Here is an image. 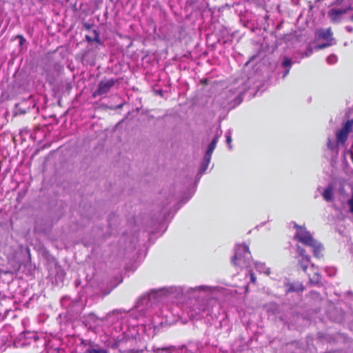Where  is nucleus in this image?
<instances>
[{"label":"nucleus","instance_id":"6e6552de","mask_svg":"<svg viewBox=\"0 0 353 353\" xmlns=\"http://www.w3.org/2000/svg\"><path fill=\"white\" fill-rule=\"evenodd\" d=\"M323 199L328 202H331L334 199L333 187L329 185L322 193Z\"/></svg>","mask_w":353,"mask_h":353},{"label":"nucleus","instance_id":"f8f14e48","mask_svg":"<svg viewBox=\"0 0 353 353\" xmlns=\"http://www.w3.org/2000/svg\"><path fill=\"white\" fill-rule=\"evenodd\" d=\"M123 312H124V310H113L112 312H110L107 314L105 319L108 320L112 316H119L121 315Z\"/></svg>","mask_w":353,"mask_h":353},{"label":"nucleus","instance_id":"20e7f679","mask_svg":"<svg viewBox=\"0 0 353 353\" xmlns=\"http://www.w3.org/2000/svg\"><path fill=\"white\" fill-rule=\"evenodd\" d=\"M352 126H353V120L348 121L343 125V127L341 128V130H340L336 133V142H337L338 145H343L345 144V143L347 140V135L350 133V132L352 130Z\"/></svg>","mask_w":353,"mask_h":353},{"label":"nucleus","instance_id":"aec40b11","mask_svg":"<svg viewBox=\"0 0 353 353\" xmlns=\"http://www.w3.org/2000/svg\"><path fill=\"white\" fill-rule=\"evenodd\" d=\"M250 279H251V281L253 283H255L256 282V276H254V274H253V272L250 270Z\"/></svg>","mask_w":353,"mask_h":353},{"label":"nucleus","instance_id":"7ed1b4c3","mask_svg":"<svg viewBox=\"0 0 353 353\" xmlns=\"http://www.w3.org/2000/svg\"><path fill=\"white\" fill-rule=\"evenodd\" d=\"M351 3L347 1L346 7L341 8H332L328 11V16L333 22H339L341 17L346 14L348 11L352 10Z\"/></svg>","mask_w":353,"mask_h":353},{"label":"nucleus","instance_id":"f257e3e1","mask_svg":"<svg viewBox=\"0 0 353 353\" xmlns=\"http://www.w3.org/2000/svg\"><path fill=\"white\" fill-rule=\"evenodd\" d=\"M294 227L296 228L294 238L301 243L312 247L314 256L318 257L322 250V245L312 238L310 233L305 228L300 227L296 224H294Z\"/></svg>","mask_w":353,"mask_h":353},{"label":"nucleus","instance_id":"39448f33","mask_svg":"<svg viewBox=\"0 0 353 353\" xmlns=\"http://www.w3.org/2000/svg\"><path fill=\"white\" fill-rule=\"evenodd\" d=\"M114 83L115 81L113 79L101 81L99 83L98 89L94 92L93 97H96L108 93Z\"/></svg>","mask_w":353,"mask_h":353},{"label":"nucleus","instance_id":"9d476101","mask_svg":"<svg viewBox=\"0 0 353 353\" xmlns=\"http://www.w3.org/2000/svg\"><path fill=\"white\" fill-rule=\"evenodd\" d=\"M291 65H292L291 60L290 59H288V58H285L283 61V63H282V65L284 68H288V69L284 72L283 77H285L288 74Z\"/></svg>","mask_w":353,"mask_h":353},{"label":"nucleus","instance_id":"f03ea898","mask_svg":"<svg viewBox=\"0 0 353 353\" xmlns=\"http://www.w3.org/2000/svg\"><path fill=\"white\" fill-rule=\"evenodd\" d=\"M251 254L248 247L245 245H239L236 248L234 256L232 259V262L234 265L241 268H247L250 267Z\"/></svg>","mask_w":353,"mask_h":353},{"label":"nucleus","instance_id":"f3484780","mask_svg":"<svg viewBox=\"0 0 353 353\" xmlns=\"http://www.w3.org/2000/svg\"><path fill=\"white\" fill-rule=\"evenodd\" d=\"M336 61L337 58L335 55H330L327 58V61L330 64L336 63Z\"/></svg>","mask_w":353,"mask_h":353},{"label":"nucleus","instance_id":"dca6fc26","mask_svg":"<svg viewBox=\"0 0 353 353\" xmlns=\"http://www.w3.org/2000/svg\"><path fill=\"white\" fill-rule=\"evenodd\" d=\"M89 353H108L106 350L99 348V349H91L88 350Z\"/></svg>","mask_w":353,"mask_h":353},{"label":"nucleus","instance_id":"1a4fd4ad","mask_svg":"<svg viewBox=\"0 0 353 353\" xmlns=\"http://www.w3.org/2000/svg\"><path fill=\"white\" fill-rule=\"evenodd\" d=\"M255 267L259 272H263L266 274H270V269L262 263H255Z\"/></svg>","mask_w":353,"mask_h":353},{"label":"nucleus","instance_id":"4468645a","mask_svg":"<svg viewBox=\"0 0 353 353\" xmlns=\"http://www.w3.org/2000/svg\"><path fill=\"white\" fill-rule=\"evenodd\" d=\"M347 1L350 3V0H335L334 4L336 6H342V8H345Z\"/></svg>","mask_w":353,"mask_h":353},{"label":"nucleus","instance_id":"393cba45","mask_svg":"<svg viewBox=\"0 0 353 353\" xmlns=\"http://www.w3.org/2000/svg\"><path fill=\"white\" fill-rule=\"evenodd\" d=\"M351 20L353 21V15L351 17Z\"/></svg>","mask_w":353,"mask_h":353},{"label":"nucleus","instance_id":"5701e85b","mask_svg":"<svg viewBox=\"0 0 353 353\" xmlns=\"http://www.w3.org/2000/svg\"><path fill=\"white\" fill-rule=\"evenodd\" d=\"M326 46H327V45H323V46H319V48H324V47H326Z\"/></svg>","mask_w":353,"mask_h":353},{"label":"nucleus","instance_id":"423d86ee","mask_svg":"<svg viewBox=\"0 0 353 353\" xmlns=\"http://www.w3.org/2000/svg\"><path fill=\"white\" fill-rule=\"evenodd\" d=\"M218 139H219V136L217 135L215 137H214L211 143L209 145L208 149V150L205 154V157L203 158V170H205L208 168V164L211 159L212 152H213L214 148H216V143L218 142Z\"/></svg>","mask_w":353,"mask_h":353},{"label":"nucleus","instance_id":"2eb2a0df","mask_svg":"<svg viewBox=\"0 0 353 353\" xmlns=\"http://www.w3.org/2000/svg\"><path fill=\"white\" fill-rule=\"evenodd\" d=\"M225 137H226V142L228 144L229 148L231 149L232 148V145H231L232 135H231L230 131H228L226 132Z\"/></svg>","mask_w":353,"mask_h":353},{"label":"nucleus","instance_id":"412c9836","mask_svg":"<svg viewBox=\"0 0 353 353\" xmlns=\"http://www.w3.org/2000/svg\"><path fill=\"white\" fill-rule=\"evenodd\" d=\"M327 147L331 149V150H333L334 149V145L333 144L331 143L330 141H329L328 143H327Z\"/></svg>","mask_w":353,"mask_h":353},{"label":"nucleus","instance_id":"9b49d317","mask_svg":"<svg viewBox=\"0 0 353 353\" xmlns=\"http://www.w3.org/2000/svg\"><path fill=\"white\" fill-rule=\"evenodd\" d=\"M332 35V32L330 28L324 30L320 33V36L325 39H329Z\"/></svg>","mask_w":353,"mask_h":353},{"label":"nucleus","instance_id":"b1692460","mask_svg":"<svg viewBox=\"0 0 353 353\" xmlns=\"http://www.w3.org/2000/svg\"><path fill=\"white\" fill-rule=\"evenodd\" d=\"M347 30L351 32L352 30V28H347Z\"/></svg>","mask_w":353,"mask_h":353},{"label":"nucleus","instance_id":"ddd939ff","mask_svg":"<svg viewBox=\"0 0 353 353\" xmlns=\"http://www.w3.org/2000/svg\"><path fill=\"white\" fill-rule=\"evenodd\" d=\"M320 279L321 276L319 273H314L312 277L310 275V280L313 283H318L320 281Z\"/></svg>","mask_w":353,"mask_h":353},{"label":"nucleus","instance_id":"6ab92c4d","mask_svg":"<svg viewBox=\"0 0 353 353\" xmlns=\"http://www.w3.org/2000/svg\"><path fill=\"white\" fill-rule=\"evenodd\" d=\"M347 203L350 207V212L353 214V192L351 198L348 200Z\"/></svg>","mask_w":353,"mask_h":353},{"label":"nucleus","instance_id":"0eeeda50","mask_svg":"<svg viewBox=\"0 0 353 353\" xmlns=\"http://www.w3.org/2000/svg\"><path fill=\"white\" fill-rule=\"evenodd\" d=\"M297 251L299 255L296 256L299 265L305 271L310 263V256L305 254V250L302 249L299 245L297 246Z\"/></svg>","mask_w":353,"mask_h":353},{"label":"nucleus","instance_id":"a211bd4d","mask_svg":"<svg viewBox=\"0 0 353 353\" xmlns=\"http://www.w3.org/2000/svg\"><path fill=\"white\" fill-rule=\"evenodd\" d=\"M210 287L208 286H205V285H200V286H198V287H196L194 288H192V290L194 291H197V290H210Z\"/></svg>","mask_w":353,"mask_h":353},{"label":"nucleus","instance_id":"4be33fe9","mask_svg":"<svg viewBox=\"0 0 353 353\" xmlns=\"http://www.w3.org/2000/svg\"><path fill=\"white\" fill-rule=\"evenodd\" d=\"M171 349H174V347H166V348H162L161 350L163 351H168V350H170Z\"/></svg>","mask_w":353,"mask_h":353}]
</instances>
